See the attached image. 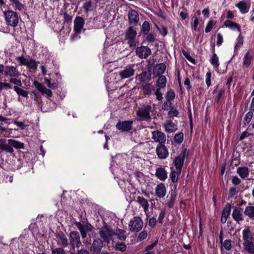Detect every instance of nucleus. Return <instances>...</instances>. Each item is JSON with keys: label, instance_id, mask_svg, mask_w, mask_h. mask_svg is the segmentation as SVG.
<instances>
[{"label": "nucleus", "instance_id": "1", "mask_svg": "<svg viewBox=\"0 0 254 254\" xmlns=\"http://www.w3.org/2000/svg\"><path fill=\"white\" fill-rule=\"evenodd\" d=\"M3 15L8 26L15 27L18 25L20 17L17 12L8 10L3 12Z\"/></svg>", "mask_w": 254, "mask_h": 254}, {"label": "nucleus", "instance_id": "2", "mask_svg": "<svg viewBox=\"0 0 254 254\" xmlns=\"http://www.w3.org/2000/svg\"><path fill=\"white\" fill-rule=\"evenodd\" d=\"M84 25L83 18L80 16H77L74 20V34L71 36L72 41L78 39L80 37L78 34L80 33L83 29Z\"/></svg>", "mask_w": 254, "mask_h": 254}, {"label": "nucleus", "instance_id": "3", "mask_svg": "<svg viewBox=\"0 0 254 254\" xmlns=\"http://www.w3.org/2000/svg\"><path fill=\"white\" fill-rule=\"evenodd\" d=\"M143 222L139 216L133 217L129 221L128 227L130 231L134 232L140 231L143 227Z\"/></svg>", "mask_w": 254, "mask_h": 254}, {"label": "nucleus", "instance_id": "4", "mask_svg": "<svg viewBox=\"0 0 254 254\" xmlns=\"http://www.w3.org/2000/svg\"><path fill=\"white\" fill-rule=\"evenodd\" d=\"M151 106L149 105H144L139 108L137 111V115L139 120L141 121H146L150 119L151 117L150 113L151 111Z\"/></svg>", "mask_w": 254, "mask_h": 254}, {"label": "nucleus", "instance_id": "5", "mask_svg": "<svg viewBox=\"0 0 254 254\" xmlns=\"http://www.w3.org/2000/svg\"><path fill=\"white\" fill-rule=\"evenodd\" d=\"M121 161L123 163L125 162V160L122 158V155L120 154L117 155L115 157L113 158L111 161V169L112 173L114 175L119 176L122 172L120 166H118L117 162Z\"/></svg>", "mask_w": 254, "mask_h": 254}, {"label": "nucleus", "instance_id": "6", "mask_svg": "<svg viewBox=\"0 0 254 254\" xmlns=\"http://www.w3.org/2000/svg\"><path fill=\"white\" fill-rule=\"evenodd\" d=\"M137 33L131 27H129L126 31L125 34L126 39L127 40V43L129 47H135L137 41L136 40Z\"/></svg>", "mask_w": 254, "mask_h": 254}, {"label": "nucleus", "instance_id": "7", "mask_svg": "<svg viewBox=\"0 0 254 254\" xmlns=\"http://www.w3.org/2000/svg\"><path fill=\"white\" fill-rule=\"evenodd\" d=\"M99 235L105 242L109 243L112 237L115 236V232L112 230L111 227L106 225L100 229Z\"/></svg>", "mask_w": 254, "mask_h": 254}, {"label": "nucleus", "instance_id": "8", "mask_svg": "<svg viewBox=\"0 0 254 254\" xmlns=\"http://www.w3.org/2000/svg\"><path fill=\"white\" fill-rule=\"evenodd\" d=\"M135 70L133 68V65L126 66L121 70L119 75L122 79L129 78L134 74Z\"/></svg>", "mask_w": 254, "mask_h": 254}, {"label": "nucleus", "instance_id": "9", "mask_svg": "<svg viewBox=\"0 0 254 254\" xmlns=\"http://www.w3.org/2000/svg\"><path fill=\"white\" fill-rule=\"evenodd\" d=\"M156 153L160 159H165L169 156V151L164 144H158L156 147Z\"/></svg>", "mask_w": 254, "mask_h": 254}, {"label": "nucleus", "instance_id": "10", "mask_svg": "<svg viewBox=\"0 0 254 254\" xmlns=\"http://www.w3.org/2000/svg\"><path fill=\"white\" fill-rule=\"evenodd\" d=\"M69 244L73 249L79 248L81 244L79 234L77 232H72L69 234Z\"/></svg>", "mask_w": 254, "mask_h": 254}, {"label": "nucleus", "instance_id": "11", "mask_svg": "<svg viewBox=\"0 0 254 254\" xmlns=\"http://www.w3.org/2000/svg\"><path fill=\"white\" fill-rule=\"evenodd\" d=\"M75 225L80 231L81 237L83 239L86 237L87 233L92 230V226L88 223L83 224L80 222H76Z\"/></svg>", "mask_w": 254, "mask_h": 254}, {"label": "nucleus", "instance_id": "12", "mask_svg": "<svg viewBox=\"0 0 254 254\" xmlns=\"http://www.w3.org/2000/svg\"><path fill=\"white\" fill-rule=\"evenodd\" d=\"M152 138L158 144H164L166 141V135L163 132L155 130L152 132Z\"/></svg>", "mask_w": 254, "mask_h": 254}, {"label": "nucleus", "instance_id": "13", "mask_svg": "<svg viewBox=\"0 0 254 254\" xmlns=\"http://www.w3.org/2000/svg\"><path fill=\"white\" fill-rule=\"evenodd\" d=\"M236 6L239 9L242 14L247 13L251 6V1L250 0H242L236 3Z\"/></svg>", "mask_w": 254, "mask_h": 254}, {"label": "nucleus", "instance_id": "14", "mask_svg": "<svg viewBox=\"0 0 254 254\" xmlns=\"http://www.w3.org/2000/svg\"><path fill=\"white\" fill-rule=\"evenodd\" d=\"M135 52L136 55L141 59L147 58L151 53V50L149 48L143 46L137 47Z\"/></svg>", "mask_w": 254, "mask_h": 254}, {"label": "nucleus", "instance_id": "15", "mask_svg": "<svg viewBox=\"0 0 254 254\" xmlns=\"http://www.w3.org/2000/svg\"><path fill=\"white\" fill-rule=\"evenodd\" d=\"M33 84L38 89V90L42 94H45L49 97L52 96V92L50 90L46 88L43 84L38 82L37 81H34Z\"/></svg>", "mask_w": 254, "mask_h": 254}, {"label": "nucleus", "instance_id": "16", "mask_svg": "<svg viewBox=\"0 0 254 254\" xmlns=\"http://www.w3.org/2000/svg\"><path fill=\"white\" fill-rule=\"evenodd\" d=\"M186 156V153L184 152L182 156H179L174 158L173 163L176 170H179V171H182Z\"/></svg>", "mask_w": 254, "mask_h": 254}, {"label": "nucleus", "instance_id": "17", "mask_svg": "<svg viewBox=\"0 0 254 254\" xmlns=\"http://www.w3.org/2000/svg\"><path fill=\"white\" fill-rule=\"evenodd\" d=\"M155 195L158 198H163L166 194V188L164 184H158L155 189Z\"/></svg>", "mask_w": 254, "mask_h": 254}, {"label": "nucleus", "instance_id": "18", "mask_svg": "<svg viewBox=\"0 0 254 254\" xmlns=\"http://www.w3.org/2000/svg\"><path fill=\"white\" fill-rule=\"evenodd\" d=\"M132 124V122L131 121L119 122L116 127L119 130L127 131L131 129Z\"/></svg>", "mask_w": 254, "mask_h": 254}, {"label": "nucleus", "instance_id": "19", "mask_svg": "<svg viewBox=\"0 0 254 254\" xmlns=\"http://www.w3.org/2000/svg\"><path fill=\"white\" fill-rule=\"evenodd\" d=\"M4 73L6 76L16 77L19 75L17 69L13 66H7L5 67Z\"/></svg>", "mask_w": 254, "mask_h": 254}, {"label": "nucleus", "instance_id": "20", "mask_svg": "<svg viewBox=\"0 0 254 254\" xmlns=\"http://www.w3.org/2000/svg\"><path fill=\"white\" fill-rule=\"evenodd\" d=\"M129 23L133 25H137L139 20V16L137 12L134 10H130L128 14Z\"/></svg>", "mask_w": 254, "mask_h": 254}, {"label": "nucleus", "instance_id": "21", "mask_svg": "<svg viewBox=\"0 0 254 254\" xmlns=\"http://www.w3.org/2000/svg\"><path fill=\"white\" fill-rule=\"evenodd\" d=\"M155 176L160 181H164L167 178V172L165 168L160 167L156 169Z\"/></svg>", "mask_w": 254, "mask_h": 254}, {"label": "nucleus", "instance_id": "22", "mask_svg": "<svg viewBox=\"0 0 254 254\" xmlns=\"http://www.w3.org/2000/svg\"><path fill=\"white\" fill-rule=\"evenodd\" d=\"M166 68V65L163 64H156L153 68V74L155 76H159L162 75V74L164 73Z\"/></svg>", "mask_w": 254, "mask_h": 254}, {"label": "nucleus", "instance_id": "23", "mask_svg": "<svg viewBox=\"0 0 254 254\" xmlns=\"http://www.w3.org/2000/svg\"><path fill=\"white\" fill-rule=\"evenodd\" d=\"M163 126L168 133L173 132L177 130V126L171 121H166L163 124Z\"/></svg>", "mask_w": 254, "mask_h": 254}, {"label": "nucleus", "instance_id": "24", "mask_svg": "<svg viewBox=\"0 0 254 254\" xmlns=\"http://www.w3.org/2000/svg\"><path fill=\"white\" fill-rule=\"evenodd\" d=\"M103 247V242L100 239H95L93 241L91 250L95 253H99Z\"/></svg>", "mask_w": 254, "mask_h": 254}, {"label": "nucleus", "instance_id": "25", "mask_svg": "<svg viewBox=\"0 0 254 254\" xmlns=\"http://www.w3.org/2000/svg\"><path fill=\"white\" fill-rule=\"evenodd\" d=\"M231 209V206L230 204H227L223 209L222 216H221V222L222 223H225L228 217L230 214Z\"/></svg>", "mask_w": 254, "mask_h": 254}, {"label": "nucleus", "instance_id": "26", "mask_svg": "<svg viewBox=\"0 0 254 254\" xmlns=\"http://www.w3.org/2000/svg\"><path fill=\"white\" fill-rule=\"evenodd\" d=\"M137 201L142 206L145 213H147L148 211L149 205L147 200L142 196H138Z\"/></svg>", "mask_w": 254, "mask_h": 254}, {"label": "nucleus", "instance_id": "27", "mask_svg": "<svg viewBox=\"0 0 254 254\" xmlns=\"http://www.w3.org/2000/svg\"><path fill=\"white\" fill-rule=\"evenodd\" d=\"M182 171L175 170L173 167H171V173L170 177L171 181L173 183H177L178 181L179 176L181 174Z\"/></svg>", "mask_w": 254, "mask_h": 254}, {"label": "nucleus", "instance_id": "28", "mask_svg": "<svg viewBox=\"0 0 254 254\" xmlns=\"http://www.w3.org/2000/svg\"><path fill=\"white\" fill-rule=\"evenodd\" d=\"M224 25L226 27H228L232 30H237L239 32L241 31V27H240V25L238 24H237L232 21H231L229 20H226L224 22Z\"/></svg>", "mask_w": 254, "mask_h": 254}, {"label": "nucleus", "instance_id": "29", "mask_svg": "<svg viewBox=\"0 0 254 254\" xmlns=\"http://www.w3.org/2000/svg\"><path fill=\"white\" fill-rule=\"evenodd\" d=\"M232 216L233 219L238 222L243 220L242 212L239 208H236L233 210Z\"/></svg>", "mask_w": 254, "mask_h": 254}, {"label": "nucleus", "instance_id": "30", "mask_svg": "<svg viewBox=\"0 0 254 254\" xmlns=\"http://www.w3.org/2000/svg\"><path fill=\"white\" fill-rule=\"evenodd\" d=\"M12 7L15 10L22 11L24 9V5L19 0H9Z\"/></svg>", "mask_w": 254, "mask_h": 254}, {"label": "nucleus", "instance_id": "31", "mask_svg": "<svg viewBox=\"0 0 254 254\" xmlns=\"http://www.w3.org/2000/svg\"><path fill=\"white\" fill-rule=\"evenodd\" d=\"M141 89L145 95H150L154 90V86L150 83H146L141 87Z\"/></svg>", "mask_w": 254, "mask_h": 254}, {"label": "nucleus", "instance_id": "32", "mask_svg": "<svg viewBox=\"0 0 254 254\" xmlns=\"http://www.w3.org/2000/svg\"><path fill=\"white\" fill-rule=\"evenodd\" d=\"M136 78L141 82L149 81L151 79V74L149 72L144 71L138 74Z\"/></svg>", "mask_w": 254, "mask_h": 254}, {"label": "nucleus", "instance_id": "33", "mask_svg": "<svg viewBox=\"0 0 254 254\" xmlns=\"http://www.w3.org/2000/svg\"><path fill=\"white\" fill-rule=\"evenodd\" d=\"M167 83V78L164 75L159 76L157 81L156 85L158 88H164L166 87Z\"/></svg>", "mask_w": 254, "mask_h": 254}, {"label": "nucleus", "instance_id": "34", "mask_svg": "<svg viewBox=\"0 0 254 254\" xmlns=\"http://www.w3.org/2000/svg\"><path fill=\"white\" fill-rule=\"evenodd\" d=\"M0 149L8 153H12L13 149L5 143V140L0 139Z\"/></svg>", "mask_w": 254, "mask_h": 254}, {"label": "nucleus", "instance_id": "35", "mask_svg": "<svg viewBox=\"0 0 254 254\" xmlns=\"http://www.w3.org/2000/svg\"><path fill=\"white\" fill-rule=\"evenodd\" d=\"M8 144L7 145L11 146L12 148L13 147L17 149H21L24 148L23 143L19 141H16L14 139H8Z\"/></svg>", "mask_w": 254, "mask_h": 254}, {"label": "nucleus", "instance_id": "36", "mask_svg": "<svg viewBox=\"0 0 254 254\" xmlns=\"http://www.w3.org/2000/svg\"><path fill=\"white\" fill-rule=\"evenodd\" d=\"M242 234L244 242L251 241L252 239V235L249 229L247 228L243 230Z\"/></svg>", "mask_w": 254, "mask_h": 254}, {"label": "nucleus", "instance_id": "37", "mask_svg": "<svg viewBox=\"0 0 254 254\" xmlns=\"http://www.w3.org/2000/svg\"><path fill=\"white\" fill-rule=\"evenodd\" d=\"M237 172L242 178L245 179L249 175V169L247 167H239Z\"/></svg>", "mask_w": 254, "mask_h": 254}, {"label": "nucleus", "instance_id": "38", "mask_svg": "<svg viewBox=\"0 0 254 254\" xmlns=\"http://www.w3.org/2000/svg\"><path fill=\"white\" fill-rule=\"evenodd\" d=\"M245 249L250 254H254V245L252 242H246L243 243Z\"/></svg>", "mask_w": 254, "mask_h": 254}, {"label": "nucleus", "instance_id": "39", "mask_svg": "<svg viewBox=\"0 0 254 254\" xmlns=\"http://www.w3.org/2000/svg\"><path fill=\"white\" fill-rule=\"evenodd\" d=\"M115 235L121 241H125L127 238V232L124 230L116 229Z\"/></svg>", "mask_w": 254, "mask_h": 254}, {"label": "nucleus", "instance_id": "40", "mask_svg": "<svg viewBox=\"0 0 254 254\" xmlns=\"http://www.w3.org/2000/svg\"><path fill=\"white\" fill-rule=\"evenodd\" d=\"M56 237L58 240L61 241L62 246L64 247L68 246V240L65 236L63 233L58 234Z\"/></svg>", "mask_w": 254, "mask_h": 254}, {"label": "nucleus", "instance_id": "41", "mask_svg": "<svg viewBox=\"0 0 254 254\" xmlns=\"http://www.w3.org/2000/svg\"><path fill=\"white\" fill-rule=\"evenodd\" d=\"M245 214L251 218H254V206H247L244 211Z\"/></svg>", "mask_w": 254, "mask_h": 254}, {"label": "nucleus", "instance_id": "42", "mask_svg": "<svg viewBox=\"0 0 254 254\" xmlns=\"http://www.w3.org/2000/svg\"><path fill=\"white\" fill-rule=\"evenodd\" d=\"M83 8L86 13L93 10L94 7L91 0L85 2L83 4Z\"/></svg>", "mask_w": 254, "mask_h": 254}, {"label": "nucleus", "instance_id": "43", "mask_svg": "<svg viewBox=\"0 0 254 254\" xmlns=\"http://www.w3.org/2000/svg\"><path fill=\"white\" fill-rule=\"evenodd\" d=\"M211 64L215 67L218 68L219 66V58L215 53L211 56L210 60Z\"/></svg>", "mask_w": 254, "mask_h": 254}, {"label": "nucleus", "instance_id": "44", "mask_svg": "<svg viewBox=\"0 0 254 254\" xmlns=\"http://www.w3.org/2000/svg\"><path fill=\"white\" fill-rule=\"evenodd\" d=\"M252 59V56L250 55V51H249L247 52L244 58V66L246 67H248L251 64Z\"/></svg>", "mask_w": 254, "mask_h": 254}, {"label": "nucleus", "instance_id": "45", "mask_svg": "<svg viewBox=\"0 0 254 254\" xmlns=\"http://www.w3.org/2000/svg\"><path fill=\"white\" fill-rule=\"evenodd\" d=\"M232 242L230 240H225L224 242L221 244L222 246V248L224 249L227 251H229L231 250L232 247Z\"/></svg>", "mask_w": 254, "mask_h": 254}, {"label": "nucleus", "instance_id": "46", "mask_svg": "<svg viewBox=\"0 0 254 254\" xmlns=\"http://www.w3.org/2000/svg\"><path fill=\"white\" fill-rule=\"evenodd\" d=\"M13 89L14 91L20 96L24 97H27L28 96V93L27 91L23 90L17 86H14Z\"/></svg>", "mask_w": 254, "mask_h": 254}, {"label": "nucleus", "instance_id": "47", "mask_svg": "<svg viewBox=\"0 0 254 254\" xmlns=\"http://www.w3.org/2000/svg\"><path fill=\"white\" fill-rule=\"evenodd\" d=\"M150 24L147 21H144L141 26V31L144 34H147L150 31Z\"/></svg>", "mask_w": 254, "mask_h": 254}, {"label": "nucleus", "instance_id": "48", "mask_svg": "<svg viewBox=\"0 0 254 254\" xmlns=\"http://www.w3.org/2000/svg\"><path fill=\"white\" fill-rule=\"evenodd\" d=\"M29 58H27L23 56H18L16 58V61L21 65H26Z\"/></svg>", "mask_w": 254, "mask_h": 254}, {"label": "nucleus", "instance_id": "49", "mask_svg": "<svg viewBox=\"0 0 254 254\" xmlns=\"http://www.w3.org/2000/svg\"><path fill=\"white\" fill-rule=\"evenodd\" d=\"M174 140L177 143H181L184 140V134L182 132L176 134L174 137Z\"/></svg>", "mask_w": 254, "mask_h": 254}, {"label": "nucleus", "instance_id": "50", "mask_svg": "<svg viewBox=\"0 0 254 254\" xmlns=\"http://www.w3.org/2000/svg\"><path fill=\"white\" fill-rule=\"evenodd\" d=\"M253 116V113L252 111L248 112L245 116L244 124L248 125L251 122Z\"/></svg>", "mask_w": 254, "mask_h": 254}, {"label": "nucleus", "instance_id": "51", "mask_svg": "<svg viewBox=\"0 0 254 254\" xmlns=\"http://www.w3.org/2000/svg\"><path fill=\"white\" fill-rule=\"evenodd\" d=\"M26 66L29 68L34 70L37 68V65L36 62L34 60L29 58Z\"/></svg>", "mask_w": 254, "mask_h": 254}, {"label": "nucleus", "instance_id": "52", "mask_svg": "<svg viewBox=\"0 0 254 254\" xmlns=\"http://www.w3.org/2000/svg\"><path fill=\"white\" fill-rule=\"evenodd\" d=\"M243 44V37L240 34L236 39L235 50L240 48Z\"/></svg>", "mask_w": 254, "mask_h": 254}, {"label": "nucleus", "instance_id": "53", "mask_svg": "<svg viewBox=\"0 0 254 254\" xmlns=\"http://www.w3.org/2000/svg\"><path fill=\"white\" fill-rule=\"evenodd\" d=\"M182 53L183 54V55L185 56V57L191 63L193 64H195V60L194 58H193L190 55V54L183 50L182 51Z\"/></svg>", "mask_w": 254, "mask_h": 254}, {"label": "nucleus", "instance_id": "54", "mask_svg": "<svg viewBox=\"0 0 254 254\" xmlns=\"http://www.w3.org/2000/svg\"><path fill=\"white\" fill-rule=\"evenodd\" d=\"M216 22L215 21L213 20H209L205 28V32L206 33L209 32L212 30Z\"/></svg>", "mask_w": 254, "mask_h": 254}, {"label": "nucleus", "instance_id": "55", "mask_svg": "<svg viewBox=\"0 0 254 254\" xmlns=\"http://www.w3.org/2000/svg\"><path fill=\"white\" fill-rule=\"evenodd\" d=\"M11 88V86L10 84L0 81V91L3 90H7Z\"/></svg>", "mask_w": 254, "mask_h": 254}, {"label": "nucleus", "instance_id": "56", "mask_svg": "<svg viewBox=\"0 0 254 254\" xmlns=\"http://www.w3.org/2000/svg\"><path fill=\"white\" fill-rule=\"evenodd\" d=\"M114 77V76H113L112 74H110V75L106 74V76H105V79H104V81H105V84L106 85L107 89L108 90L109 89H110L109 84L110 83H111V82H112V81H110V80L111 79V77Z\"/></svg>", "mask_w": 254, "mask_h": 254}, {"label": "nucleus", "instance_id": "57", "mask_svg": "<svg viewBox=\"0 0 254 254\" xmlns=\"http://www.w3.org/2000/svg\"><path fill=\"white\" fill-rule=\"evenodd\" d=\"M104 69L107 71L111 72L115 68V66H113L112 62L105 64L103 66Z\"/></svg>", "mask_w": 254, "mask_h": 254}, {"label": "nucleus", "instance_id": "58", "mask_svg": "<svg viewBox=\"0 0 254 254\" xmlns=\"http://www.w3.org/2000/svg\"><path fill=\"white\" fill-rule=\"evenodd\" d=\"M115 248L117 250H120L122 252H124L126 251L127 247L124 243H119L117 244L115 246Z\"/></svg>", "mask_w": 254, "mask_h": 254}, {"label": "nucleus", "instance_id": "59", "mask_svg": "<svg viewBox=\"0 0 254 254\" xmlns=\"http://www.w3.org/2000/svg\"><path fill=\"white\" fill-rule=\"evenodd\" d=\"M52 254H65V252L62 248H56L52 250Z\"/></svg>", "mask_w": 254, "mask_h": 254}, {"label": "nucleus", "instance_id": "60", "mask_svg": "<svg viewBox=\"0 0 254 254\" xmlns=\"http://www.w3.org/2000/svg\"><path fill=\"white\" fill-rule=\"evenodd\" d=\"M175 94L173 90L168 91L166 94V98L169 101L173 100L175 98Z\"/></svg>", "mask_w": 254, "mask_h": 254}, {"label": "nucleus", "instance_id": "61", "mask_svg": "<svg viewBox=\"0 0 254 254\" xmlns=\"http://www.w3.org/2000/svg\"><path fill=\"white\" fill-rule=\"evenodd\" d=\"M154 94L156 95L157 100L160 101L162 99V98H163L162 94L160 91V88L156 89L155 91Z\"/></svg>", "mask_w": 254, "mask_h": 254}, {"label": "nucleus", "instance_id": "62", "mask_svg": "<svg viewBox=\"0 0 254 254\" xmlns=\"http://www.w3.org/2000/svg\"><path fill=\"white\" fill-rule=\"evenodd\" d=\"M165 210L161 209V211H160V213L159 214L158 218V221L159 223H162L163 220V219L164 218V216H165Z\"/></svg>", "mask_w": 254, "mask_h": 254}, {"label": "nucleus", "instance_id": "63", "mask_svg": "<svg viewBox=\"0 0 254 254\" xmlns=\"http://www.w3.org/2000/svg\"><path fill=\"white\" fill-rule=\"evenodd\" d=\"M9 82L16 85V86H21L22 85V82L20 80L16 79V78H12L9 79Z\"/></svg>", "mask_w": 254, "mask_h": 254}, {"label": "nucleus", "instance_id": "64", "mask_svg": "<svg viewBox=\"0 0 254 254\" xmlns=\"http://www.w3.org/2000/svg\"><path fill=\"white\" fill-rule=\"evenodd\" d=\"M146 35V40L147 42L152 43L154 41L155 37L151 33H148Z\"/></svg>", "mask_w": 254, "mask_h": 254}]
</instances>
